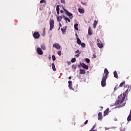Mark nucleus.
<instances>
[{"instance_id":"obj_1","label":"nucleus","mask_w":131,"mask_h":131,"mask_svg":"<svg viewBox=\"0 0 131 131\" xmlns=\"http://www.w3.org/2000/svg\"><path fill=\"white\" fill-rule=\"evenodd\" d=\"M127 93H128V89L126 90L125 93H123V95L121 94L118 96V100L115 102L116 105H121V104H122L124 102Z\"/></svg>"},{"instance_id":"obj_2","label":"nucleus","mask_w":131,"mask_h":131,"mask_svg":"<svg viewBox=\"0 0 131 131\" xmlns=\"http://www.w3.org/2000/svg\"><path fill=\"white\" fill-rule=\"evenodd\" d=\"M62 9L67 16H68V17H70V19H72L73 18V14L72 13L69 12L67 9H65L64 7H62Z\"/></svg>"},{"instance_id":"obj_3","label":"nucleus","mask_w":131,"mask_h":131,"mask_svg":"<svg viewBox=\"0 0 131 131\" xmlns=\"http://www.w3.org/2000/svg\"><path fill=\"white\" fill-rule=\"evenodd\" d=\"M55 23V21H54V19H50L49 20V24H50V29L49 30L50 31H52L53 30V28H54V24Z\"/></svg>"},{"instance_id":"obj_4","label":"nucleus","mask_w":131,"mask_h":131,"mask_svg":"<svg viewBox=\"0 0 131 131\" xmlns=\"http://www.w3.org/2000/svg\"><path fill=\"white\" fill-rule=\"evenodd\" d=\"M106 80H107V78L102 77L101 82V86H102V88H104V86H106Z\"/></svg>"},{"instance_id":"obj_5","label":"nucleus","mask_w":131,"mask_h":131,"mask_svg":"<svg viewBox=\"0 0 131 131\" xmlns=\"http://www.w3.org/2000/svg\"><path fill=\"white\" fill-rule=\"evenodd\" d=\"M33 36L34 38L36 39L39 38V36H40V35L39 34V33L38 32H35L33 34Z\"/></svg>"},{"instance_id":"obj_6","label":"nucleus","mask_w":131,"mask_h":131,"mask_svg":"<svg viewBox=\"0 0 131 131\" xmlns=\"http://www.w3.org/2000/svg\"><path fill=\"white\" fill-rule=\"evenodd\" d=\"M36 52L38 55H43V52L42 51V50H41L39 47L37 48Z\"/></svg>"},{"instance_id":"obj_7","label":"nucleus","mask_w":131,"mask_h":131,"mask_svg":"<svg viewBox=\"0 0 131 131\" xmlns=\"http://www.w3.org/2000/svg\"><path fill=\"white\" fill-rule=\"evenodd\" d=\"M53 47L55 48L56 50H60V49H61V46H60V45L58 43H55L53 44Z\"/></svg>"},{"instance_id":"obj_8","label":"nucleus","mask_w":131,"mask_h":131,"mask_svg":"<svg viewBox=\"0 0 131 131\" xmlns=\"http://www.w3.org/2000/svg\"><path fill=\"white\" fill-rule=\"evenodd\" d=\"M80 65L81 67L84 68V69H86V70H88V69H89V66L84 64V63H80Z\"/></svg>"},{"instance_id":"obj_9","label":"nucleus","mask_w":131,"mask_h":131,"mask_svg":"<svg viewBox=\"0 0 131 131\" xmlns=\"http://www.w3.org/2000/svg\"><path fill=\"white\" fill-rule=\"evenodd\" d=\"M104 74L105 75L103 76V77H106L107 78V76L108 75V74H109V71H108V70L107 69H104Z\"/></svg>"},{"instance_id":"obj_10","label":"nucleus","mask_w":131,"mask_h":131,"mask_svg":"<svg viewBox=\"0 0 131 131\" xmlns=\"http://www.w3.org/2000/svg\"><path fill=\"white\" fill-rule=\"evenodd\" d=\"M98 120H102L103 119V117L102 116V113H99L98 115Z\"/></svg>"},{"instance_id":"obj_11","label":"nucleus","mask_w":131,"mask_h":131,"mask_svg":"<svg viewBox=\"0 0 131 131\" xmlns=\"http://www.w3.org/2000/svg\"><path fill=\"white\" fill-rule=\"evenodd\" d=\"M109 108H107L105 111L104 112V116H106V115H108L109 114Z\"/></svg>"},{"instance_id":"obj_12","label":"nucleus","mask_w":131,"mask_h":131,"mask_svg":"<svg viewBox=\"0 0 131 131\" xmlns=\"http://www.w3.org/2000/svg\"><path fill=\"white\" fill-rule=\"evenodd\" d=\"M41 49H42V50H43V51H45L46 50H47V47H46V45L42 44L40 46Z\"/></svg>"},{"instance_id":"obj_13","label":"nucleus","mask_w":131,"mask_h":131,"mask_svg":"<svg viewBox=\"0 0 131 131\" xmlns=\"http://www.w3.org/2000/svg\"><path fill=\"white\" fill-rule=\"evenodd\" d=\"M63 19L67 22L68 21L69 22H71L70 19L68 17H66L65 15H63Z\"/></svg>"},{"instance_id":"obj_14","label":"nucleus","mask_w":131,"mask_h":131,"mask_svg":"<svg viewBox=\"0 0 131 131\" xmlns=\"http://www.w3.org/2000/svg\"><path fill=\"white\" fill-rule=\"evenodd\" d=\"M88 34L89 35H92L93 34V31L91 30V27H89L88 29Z\"/></svg>"},{"instance_id":"obj_15","label":"nucleus","mask_w":131,"mask_h":131,"mask_svg":"<svg viewBox=\"0 0 131 131\" xmlns=\"http://www.w3.org/2000/svg\"><path fill=\"white\" fill-rule=\"evenodd\" d=\"M114 75L115 78H118V74H117V72H116V71L114 72Z\"/></svg>"},{"instance_id":"obj_16","label":"nucleus","mask_w":131,"mask_h":131,"mask_svg":"<svg viewBox=\"0 0 131 131\" xmlns=\"http://www.w3.org/2000/svg\"><path fill=\"white\" fill-rule=\"evenodd\" d=\"M51 65H52V67L53 71H56V70H57V69H56V67H55V63H52Z\"/></svg>"},{"instance_id":"obj_17","label":"nucleus","mask_w":131,"mask_h":131,"mask_svg":"<svg viewBox=\"0 0 131 131\" xmlns=\"http://www.w3.org/2000/svg\"><path fill=\"white\" fill-rule=\"evenodd\" d=\"M69 88L70 89H72V81H69Z\"/></svg>"},{"instance_id":"obj_18","label":"nucleus","mask_w":131,"mask_h":131,"mask_svg":"<svg viewBox=\"0 0 131 131\" xmlns=\"http://www.w3.org/2000/svg\"><path fill=\"white\" fill-rule=\"evenodd\" d=\"M97 24H98V21L97 20H94V23L93 24V28H96V27H97Z\"/></svg>"},{"instance_id":"obj_19","label":"nucleus","mask_w":131,"mask_h":131,"mask_svg":"<svg viewBox=\"0 0 131 131\" xmlns=\"http://www.w3.org/2000/svg\"><path fill=\"white\" fill-rule=\"evenodd\" d=\"M77 43L78 45H81V40H80V39L79 38L77 37Z\"/></svg>"},{"instance_id":"obj_20","label":"nucleus","mask_w":131,"mask_h":131,"mask_svg":"<svg viewBox=\"0 0 131 131\" xmlns=\"http://www.w3.org/2000/svg\"><path fill=\"white\" fill-rule=\"evenodd\" d=\"M80 74H85V70L80 69Z\"/></svg>"},{"instance_id":"obj_21","label":"nucleus","mask_w":131,"mask_h":131,"mask_svg":"<svg viewBox=\"0 0 131 131\" xmlns=\"http://www.w3.org/2000/svg\"><path fill=\"white\" fill-rule=\"evenodd\" d=\"M125 83V81H123L122 82H121L120 84L119 88H122V86H123V85H124Z\"/></svg>"},{"instance_id":"obj_22","label":"nucleus","mask_w":131,"mask_h":131,"mask_svg":"<svg viewBox=\"0 0 131 131\" xmlns=\"http://www.w3.org/2000/svg\"><path fill=\"white\" fill-rule=\"evenodd\" d=\"M78 12H79L80 13H81L82 14H83L84 13V10L81 8H79Z\"/></svg>"},{"instance_id":"obj_23","label":"nucleus","mask_w":131,"mask_h":131,"mask_svg":"<svg viewBox=\"0 0 131 131\" xmlns=\"http://www.w3.org/2000/svg\"><path fill=\"white\" fill-rule=\"evenodd\" d=\"M74 28L76 30H78V24H75L74 25Z\"/></svg>"},{"instance_id":"obj_24","label":"nucleus","mask_w":131,"mask_h":131,"mask_svg":"<svg viewBox=\"0 0 131 131\" xmlns=\"http://www.w3.org/2000/svg\"><path fill=\"white\" fill-rule=\"evenodd\" d=\"M57 19L58 21H61V20H62V19H63V17H62V16H57Z\"/></svg>"},{"instance_id":"obj_25","label":"nucleus","mask_w":131,"mask_h":131,"mask_svg":"<svg viewBox=\"0 0 131 131\" xmlns=\"http://www.w3.org/2000/svg\"><path fill=\"white\" fill-rule=\"evenodd\" d=\"M97 46H98V47H99L100 48V49H102V48H103V45H102L100 43H98Z\"/></svg>"},{"instance_id":"obj_26","label":"nucleus","mask_w":131,"mask_h":131,"mask_svg":"<svg viewBox=\"0 0 131 131\" xmlns=\"http://www.w3.org/2000/svg\"><path fill=\"white\" fill-rule=\"evenodd\" d=\"M56 11H60V5H57L56 7Z\"/></svg>"},{"instance_id":"obj_27","label":"nucleus","mask_w":131,"mask_h":131,"mask_svg":"<svg viewBox=\"0 0 131 131\" xmlns=\"http://www.w3.org/2000/svg\"><path fill=\"white\" fill-rule=\"evenodd\" d=\"M76 61V58H73L71 60L72 63H74V62Z\"/></svg>"},{"instance_id":"obj_28","label":"nucleus","mask_w":131,"mask_h":131,"mask_svg":"<svg viewBox=\"0 0 131 131\" xmlns=\"http://www.w3.org/2000/svg\"><path fill=\"white\" fill-rule=\"evenodd\" d=\"M81 46L82 47V48H85V44L83 42L81 43Z\"/></svg>"},{"instance_id":"obj_29","label":"nucleus","mask_w":131,"mask_h":131,"mask_svg":"<svg viewBox=\"0 0 131 131\" xmlns=\"http://www.w3.org/2000/svg\"><path fill=\"white\" fill-rule=\"evenodd\" d=\"M61 30L62 33H64V32H66V29L61 28Z\"/></svg>"},{"instance_id":"obj_30","label":"nucleus","mask_w":131,"mask_h":131,"mask_svg":"<svg viewBox=\"0 0 131 131\" xmlns=\"http://www.w3.org/2000/svg\"><path fill=\"white\" fill-rule=\"evenodd\" d=\"M57 54H58L59 56H61V55H62V52H61L60 51H57Z\"/></svg>"},{"instance_id":"obj_31","label":"nucleus","mask_w":131,"mask_h":131,"mask_svg":"<svg viewBox=\"0 0 131 131\" xmlns=\"http://www.w3.org/2000/svg\"><path fill=\"white\" fill-rule=\"evenodd\" d=\"M52 57L53 61H56V56H55V55H52Z\"/></svg>"},{"instance_id":"obj_32","label":"nucleus","mask_w":131,"mask_h":131,"mask_svg":"<svg viewBox=\"0 0 131 131\" xmlns=\"http://www.w3.org/2000/svg\"><path fill=\"white\" fill-rule=\"evenodd\" d=\"M85 61L86 63H90L91 62V60H90L89 58H86Z\"/></svg>"},{"instance_id":"obj_33","label":"nucleus","mask_w":131,"mask_h":131,"mask_svg":"<svg viewBox=\"0 0 131 131\" xmlns=\"http://www.w3.org/2000/svg\"><path fill=\"white\" fill-rule=\"evenodd\" d=\"M61 4H63L64 5H65V4H66V2L65 1V0H61L60 1Z\"/></svg>"},{"instance_id":"obj_34","label":"nucleus","mask_w":131,"mask_h":131,"mask_svg":"<svg viewBox=\"0 0 131 131\" xmlns=\"http://www.w3.org/2000/svg\"><path fill=\"white\" fill-rule=\"evenodd\" d=\"M43 3H46V0H41L40 1V4H43Z\"/></svg>"},{"instance_id":"obj_35","label":"nucleus","mask_w":131,"mask_h":131,"mask_svg":"<svg viewBox=\"0 0 131 131\" xmlns=\"http://www.w3.org/2000/svg\"><path fill=\"white\" fill-rule=\"evenodd\" d=\"M75 53L78 54H80V52L79 51V50H77Z\"/></svg>"},{"instance_id":"obj_36","label":"nucleus","mask_w":131,"mask_h":131,"mask_svg":"<svg viewBox=\"0 0 131 131\" xmlns=\"http://www.w3.org/2000/svg\"><path fill=\"white\" fill-rule=\"evenodd\" d=\"M88 122H89V120H86L84 123V124L86 125V124H88Z\"/></svg>"},{"instance_id":"obj_37","label":"nucleus","mask_w":131,"mask_h":131,"mask_svg":"<svg viewBox=\"0 0 131 131\" xmlns=\"http://www.w3.org/2000/svg\"><path fill=\"white\" fill-rule=\"evenodd\" d=\"M80 54H76V55H75V56L76 57V58H78V57H79V55H80Z\"/></svg>"},{"instance_id":"obj_38","label":"nucleus","mask_w":131,"mask_h":131,"mask_svg":"<svg viewBox=\"0 0 131 131\" xmlns=\"http://www.w3.org/2000/svg\"><path fill=\"white\" fill-rule=\"evenodd\" d=\"M117 89H119V86L115 87V88H114V91L117 90Z\"/></svg>"},{"instance_id":"obj_39","label":"nucleus","mask_w":131,"mask_h":131,"mask_svg":"<svg viewBox=\"0 0 131 131\" xmlns=\"http://www.w3.org/2000/svg\"><path fill=\"white\" fill-rule=\"evenodd\" d=\"M125 106V103H123V104H122V105H121V107H123Z\"/></svg>"},{"instance_id":"obj_40","label":"nucleus","mask_w":131,"mask_h":131,"mask_svg":"<svg viewBox=\"0 0 131 131\" xmlns=\"http://www.w3.org/2000/svg\"><path fill=\"white\" fill-rule=\"evenodd\" d=\"M57 15H60V11H56Z\"/></svg>"},{"instance_id":"obj_41","label":"nucleus","mask_w":131,"mask_h":131,"mask_svg":"<svg viewBox=\"0 0 131 131\" xmlns=\"http://www.w3.org/2000/svg\"><path fill=\"white\" fill-rule=\"evenodd\" d=\"M60 13H61V14H63V13H64V11L63 10H60Z\"/></svg>"},{"instance_id":"obj_42","label":"nucleus","mask_w":131,"mask_h":131,"mask_svg":"<svg viewBox=\"0 0 131 131\" xmlns=\"http://www.w3.org/2000/svg\"><path fill=\"white\" fill-rule=\"evenodd\" d=\"M59 27H62V24H59Z\"/></svg>"},{"instance_id":"obj_43","label":"nucleus","mask_w":131,"mask_h":131,"mask_svg":"<svg viewBox=\"0 0 131 131\" xmlns=\"http://www.w3.org/2000/svg\"><path fill=\"white\" fill-rule=\"evenodd\" d=\"M45 30H46V28H44L43 32H45Z\"/></svg>"},{"instance_id":"obj_44","label":"nucleus","mask_w":131,"mask_h":131,"mask_svg":"<svg viewBox=\"0 0 131 131\" xmlns=\"http://www.w3.org/2000/svg\"><path fill=\"white\" fill-rule=\"evenodd\" d=\"M69 79H71V77H69Z\"/></svg>"},{"instance_id":"obj_45","label":"nucleus","mask_w":131,"mask_h":131,"mask_svg":"<svg viewBox=\"0 0 131 131\" xmlns=\"http://www.w3.org/2000/svg\"><path fill=\"white\" fill-rule=\"evenodd\" d=\"M97 41H100V40L99 39H97Z\"/></svg>"},{"instance_id":"obj_46","label":"nucleus","mask_w":131,"mask_h":131,"mask_svg":"<svg viewBox=\"0 0 131 131\" xmlns=\"http://www.w3.org/2000/svg\"><path fill=\"white\" fill-rule=\"evenodd\" d=\"M76 36H78V35H77V34H75Z\"/></svg>"},{"instance_id":"obj_47","label":"nucleus","mask_w":131,"mask_h":131,"mask_svg":"<svg viewBox=\"0 0 131 131\" xmlns=\"http://www.w3.org/2000/svg\"><path fill=\"white\" fill-rule=\"evenodd\" d=\"M95 128V126H94L92 128V129H94Z\"/></svg>"},{"instance_id":"obj_48","label":"nucleus","mask_w":131,"mask_h":131,"mask_svg":"<svg viewBox=\"0 0 131 131\" xmlns=\"http://www.w3.org/2000/svg\"><path fill=\"white\" fill-rule=\"evenodd\" d=\"M100 108H101V109H103V107L102 106L100 107Z\"/></svg>"}]
</instances>
